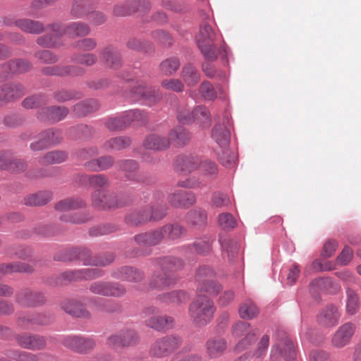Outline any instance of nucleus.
Segmentation results:
<instances>
[{"instance_id":"47","label":"nucleus","mask_w":361,"mask_h":361,"mask_svg":"<svg viewBox=\"0 0 361 361\" xmlns=\"http://www.w3.org/2000/svg\"><path fill=\"white\" fill-rule=\"evenodd\" d=\"M90 306L97 311L104 312H113L117 308V305L112 300L101 298L93 299L90 302Z\"/></svg>"},{"instance_id":"23","label":"nucleus","mask_w":361,"mask_h":361,"mask_svg":"<svg viewBox=\"0 0 361 361\" xmlns=\"http://www.w3.org/2000/svg\"><path fill=\"white\" fill-rule=\"evenodd\" d=\"M92 204L98 209H110L117 206L114 197L106 195L101 190H96L92 192Z\"/></svg>"},{"instance_id":"24","label":"nucleus","mask_w":361,"mask_h":361,"mask_svg":"<svg viewBox=\"0 0 361 361\" xmlns=\"http://www.w3.org/2000/svg\"><path fill=\"white\" fill-rule=\"evenodd\" d=\"M200 164L201 159L197 157H180L176 161L175 169L186 174L200 169Z\"/></svg>"},{"instance_id":"50","label":"nucleus","mask_w":361,"mask_h":361,"mask_svg":"<svg viewBox=\"0 0 361 361\" xmlns=\"http://www.w3.org/2000/svg\"><path fill=\"white\" fill-rule=\"evenodd\" d=\"M119 166L126 173V176L132 180H136V171L138 169L137 163L134 160H124L118 162Z\"/></svg>"},{"instance_id":"43","label":"nucleus","mask_w":361,"mask_h":361,"mask_svg":"<svg viewBox=\"0 0 361 361\" xmlns=\"http://www.w3.org/2000/svg\"><path fill=\"white\" fill-rule=\"evenodd\" d=\"M181 78L187 85L193 86L199 82L200 75L196 68L189 64L183 68Z\"/></svg>"},{"instance_id":"44","label":"nucleus","mask_w":361,"mask_h":361,"mask_svg":"<svg viewBox=\"0 0 361 361\" xmlns=\"http://www.w3.org/2000/svg\"><path fill=\"white\" fill-rule=\"evenodd\" d=\"M220 243L222 249L227 253L230 260H233L237 257L240 245L236 240L230 238H221Z\"/></svg>"},{"instance_id":"38","label":"nucleus","mask_w":361,"mask_h":361,"mask_svg":"<svg viewBox=\"0 0 361 361\" xmlns=\"http://www.w3.org/2000/svg\"><path fill=\"white\" fill-rule=\"evenodd\" d=\"M31 67V63L24 59L11 60L3 66L4 71L11 73H23L28 71Z\"/></svg>"},{"instance_id":"5","label":"nucleus","mask_w":361,"mask_h":361,"mask_svg":"<svg viewBox=\"0 0 361 361\" xmlns=\"http://www.w3.org/2000/svg\"><path fill=\"white\" fill-rule=\"evenodd\" d=\"M182 344L179 336L169 335L156 340L150 348V355L156 357H164L176 350Z\"/></svg>"},{"instance_id":"29","label":"nucleus","mask_w":361,"mask_h":361,"mask_svg":"<svg viewBox=\"0 0 361 361\" xmlns=\"http://www.w3.org/2000/svg\"><path fill=\"white\" fill-rule=\"evenodd\" d=\"M113 276L115 279L122 281L137 282L143 279V274L137 269L124 267L114 271L113 272Z\"/></svg>"},{"instance_id":"31","label":"nucleus","mask_w":361,"mask_h":361,"mask_svg":"<svg viewBox=\"0 0 361 361\" xmlns=\"http://www.w3.org/2000/svg\"><path fill=\"white\" fill-rule=\"evenodd\" d=\"M226 347V342L224 338H211L206 343L207 354L212 359L216 358L222 355Z\"/></svg>"},{"instance_id":"2","label":"nucleus","mask_w":361,"mask_h":361,"mask_svg":"<svg viewBox=\"0 0 361 361\" xmlns=\"http://www.w3.org/2000/svg\"><path fill=\"white\" fill-rule=\"evenodd\" d=\"M215 307L212 300L205 296H200L195 300L189 307V314L193 322L204 326L212 319Z\"/></svg>"},{"instance_id":"39","label":"nucleus","mask_w":361,"mask_h":361,"mask_svg":"<svg viewBox=\"0 0 361 361\" xmlns=\"http://www.w3.org/2000/svg\"><path fill=\"white\" fill-rule=\"evenodd\" d=\"M99 105L95 99H87L76 104L73 106V111L78 116H84L98 109Z\"/></svg>"},{"instance_id":"57","label":"nucleus","mask_w":361,"mask_h":361,"mask_svg":"<svg viewBox=\"0 0 361 361\" xmlns=\"http://www.w3.org/2000/svg\"><path fill=\"white\" fill-rule=\"evenodd\" d=\"M89 13L88 4L85 0H75L72 6L71 15L75 18H82Z\"/></svg>"},{"instance_id":"48","label":"nucleus","mask_w":361,"mask_h":361,"mask_svg":"<svg viewBox=\"0 0 361 361\" xmlns=\"http://www.w3.org/2000/svg\"><path fill=\"white\" fill-rule=\"evenodd\" d=\"M259 314V310L253 302L247 300L239 308L240 317L244 319H252Z\"/></svg>"},{"instance_id":"54","label":"nucleus","mask_w":361,"mask_h":361,"mask_svg":"<svg viewBox=\"0 0 361 361\" xmlns=\"http://www.w3.org/2000/svg\"><path fill=\"white\" fill-rule=\"evenodd\" d=\"M125 121H128L129 125L136 122L137 124H142L146 121V115L139 110H130L126 111L122 116Z\"/></svg>"},{"instance_id":"49","label":"nucleus","mask_w":361,"mask_h":361,"mask_svg":"<svg viewBox=\"0 0 361 361\" xmlns=\"http://www.w3.org/2000/svg\"><path fill=\"white\" fill-rule=\"evenodd\" d=\"M164 238L175 240L180 238L185 233V229L178 224H167L161 228Z\"/></svg>"},{"instance_id":"11","label":"nucleus","mask_w":361,"mask_h":361,"mask_svg":"<svg viewBox=\"0 0 361 361\" xmlns=\"http://www.w3.org/2000/svg\"><path fill=\"white\" fill-rule=\"evenodd\" d=\"M63 345L79 353H87L95 346V341L91 338L76 336H67L63 339Z\"/></svg>"},{"instance_id":"20","label":"nucleus","mask_w":361,"mask_h":361,"mask_svg":"<svg viewBox=\"0 0 361 361\" xmlns=\"http://www.w3.org/2000/svg\"><path fill=\"white\" fill-rule=\"evenodd\" d=\"M16 340L21 347L34 350L43 348L46 344L43 337L27 334L17 335Z\"/></svg>"},{"instance_id":"3","label":"nucleus","mask_w":361,"mask_h":361,"mask_svg":"<svg viewBox=\"0 0 361 361\" xmlns=\"http://www.w3.org/2000/svg\"><path fill=\"white\" fill-rule=\"evenodd\" d=\"M195 281L197 290L201 293L216 295L222 290V286L215 281V273L209 267L201 266L195 274Z\"/></svg>"},{"instance_id":"28","label":"nucleus","mask_w":361,"mask_h":361,"mask_svg":"<svg viewBox=\"0 0 361 361\" xmlns=\"http://www.w3.org/2000/svg\"><path fill=\"white\" fill-rule=\"evenodd\" d=\"M199 48L207 61H215L219 56L222 59H225L227 57V50L224 44L217 48L213 43H211L199 46Z\"/></svg>"},{"instance_id":"21","label":"nucleus","mask_w":361,"mask_h":361,"mask_svg":"<svg viewBox=\"0 0 361 361\" xmlns=\"http://www.w3.org/2000/svg\"><path fill=\"white\" fill-rule=\"evenodd\" d=\"M68 110L64 106H50L41 109L38 113V118L42 121L57 122L64 118Z\"/></svg>"},{"instance_id":"1","label":"nucleus","mask_w":361,"mask_h":361,"mask_svg":"<svg viewBox=\"0 0 361 361\" xmlns=\"http://www.w3.org/2000/svg\"><path fill=\"white\" fill-rule=\"evenodd\" d=\"M161 270L156 272L151 280V286L164 288L170 286L176 281L173 271L183 267V262L172 257H164L159 259Z\"/></svg>"},{"instance_id":"45","label":"nucleus","mask_w":361,"mask_h":361,"mask_svg":"<svg viewBox=\"0 0 361 361\" xmlns=\"http://www.w3.org/2000/svg\"><path fill=\"white\" fill-rule=\"evenodd\" d=\"M67 159V154L62 151H51L44 154L40 159L42 164H55L63 162Z\"/></svg>"},{"instance_id":"6","label":"nucleus","mask_w":361,"mask_h":361,"mask_svg":"<svg viewBox=\"0 0 361 361\" xmlns=\"http://www.w3.org/2000/svg\"><path fill=\"white\" fill-rule=\"evenodd\" d=\"M166 207L165 204H154L147 207L143 211L134 212L126 217V221L134 225H137L148 221H157L166 215Z\"/></svg>"},{"instance_id":"12","label":"nucleus","mask_w":361,"mask_h":361,"mask_svg":"<svg viewBox=\"0 0 361 361\" xmlns=\"http://www.w3.org/2000/svg\"><path fill=\"white\" fill-rule=\"evenodd\" d=\"M25 93L22 85L15 82H10L0 86V102H11L21 97Z\"/></svg>"},{"instance_id":"13","label":"nucleus","mask_w":361,"mask_h":361,"mask_svg":"<svg viewBox=\"0 0 361 361\" xmlns=\"http://www.w3.org/2000/svg\"><path fill=\"white\" fill-rule=\"evenodd\" d=\"M78 259L82 261L85 265L106 266L114 261V256L112 254H106L104 256L92 257L90 251L87 248L79 249Z\"/></svg>"},{"instance_id":"8","label":"nucleus","mask_w":361,"mask_h":361,"mask_svg":"<svg viewBox=\"0 0 361 361\" xmlns=\"http://www.w3.org/2000/svg\"><path fill=\"white\" fill-rule=\"evenodd\" d=\"M276 355L281 356L286 360H293L296 357L295 345L293 341L286 336L283 335L277 343L273 345L271 351L272 361H276Z\"/></svg>"},{"instance_id":"41","label":"nucleus","mask_w":361,"mask_h":361,"mask_svg":"<svg viewBox=\"0 0 361 361\" xmlns=\"http://www.w3.org/2000/svg\"><path fill=\"white\" fill-rule=\"evenodd\" d=\"M51 193L49 191H41L27 196L25 203L29 206H41L51 200Z\"/></svg>"},{"instance_id":"35","label":"nucleus","mask_w":361,"mask_h":361,"mask_svg":"<svg viewBox=\"0 0 361 361\" xmlns=\"http://www.w3.org/2000/svg\"><path fill=\"white\" fill-rule=\"evenodd\" d=\"M169 143L172 142L177 147L185 145L190 140V134L184 128L178 126L169 133Z\"/></svg>"},{"instance_id":"42","label":"nucleus","mask_w":361,"mask_h":361,"mask_svg":"<svg viewBox=\"0 0 361 361\" xmlns=\"http://www.w3.org/2000/svg\"><path fill=\"white\" fill-rule=\"evenodd\" d=\"M188 295L183 290H174L159 296V300L166 303H180L188 300Z\"/></svg>"},{"instance_id":"14","label":"nucleus","mask_w":361,"mask_h":361,"mask_svg":"<svg viewBox=\"0 0 361 361\" xmlns=\"http://www.w3.org/2000/svg\"><path fill=\"white\" fill-rule=\"evenodd\" d=\"M42 71L45 75L71 77L81 76L85 73V68L78 66H50Z\"/></svg>"},{"instance_id":"63","label":"nucleus","mask_w":361,"mask_h":361,"mask_svg":"<svg viewBox=\"0 0 361 361\" xmlns=\"http://www.w3.org/2000/svg\"><path fill=\"white\" fill-rule=\"evenodd\" d=\"M161 86L168 90L181 92L184 90V85L179 79H166L161 82Z\"/></svg>"},{"instance_id":"34","label":"nucleus","mask_w":361,"mask_h":361,"mask_svg":"<svg viewBox=\"0 0 361 361\" xmlns=\"http://www.w3.org/2000/svg\"><path fill=\"white\" fill-rule=\"evenodd\" d=\"M193 123L200 127L209 128L212 124V117L209 111L204 106H197L192 110Z\"/></svg>"},{"instance_id":"37","label":"nucleus","mask_w":361,"mask_h":361,"mask_svg":"<svg viewBox=\"0 0 361 361\" xmlns=\"http://www.w3.org/2000/svg\"><path fill=\"white\" fill-rule=\"evenodd\" d=\"M216 39V32L207 23H203L200 27L199 34L197 36L198 46L211 44Z\"/></svg>"},{"instance_id":"46","label":"nucleus","mask_w":361,"mask_h":361,"mask_svg":"<svg viewBox=\"0 0 361 361\" xmlns=\"http://www.w3.org/2000/svg\"><path fill=\"white\" fill-rule=\"evenodd\" d=\"M85 205L82 200L80 199H66L56 204L55 209L60 212H71L80 208Z\"/></svg>"},{"instance_id":"30","label":"nucleus","mask_w":361,"mask_h":361,"mask_svg":"<svg viewBox=\"0 0 361 361\" xmlns=\"http://www.w3.org/2000/svg\"><path fill=\"white\" fill-rule=\"evenodd\" d=\"M61 307L66 312L76 317L87 318L90 316L89 312L76 300H65L62 302Z\"/></svg>"},{"instance_id":"17","label":"nucleus","mask_w":361,"mask_h":361,"mask_svg":"<svg viewBox=\"0 0 361 361\" xmlns=\"http://www.w3.org/2000/svg\"><path fill=\"white\" fill-rule=\"evenodd\" d=\"M103 274V271L99 269H83L80 270L67 271L63 273L62 276L68 281H77L80 279L90 280L98 278Z\"/></svg>"},{"instance_id":"51","label":"nucleus","mask_w":361,"mask_h":361,"mask_svg":"<svg viewBox=\"0 0 361 361\" xmlns=\"http://www.w3.org/2000/svg\"><path fill=\"white\" fill-rule=\"evenodd\" d=\"M137 4L138 2L137 1L132 0L124 4L116 5L114 8V13L118 16L130 15L137 10L136 8Z\"/></svg>"},{"instance_id":"60","label":"nucleus","mask_w":361,"mask_h":361,"mask_svg":"<svg viewBox=\"0 0 361 361\" xmlns=\"http://www.w3.org/2000/svg\"><path fill=\"white\" fill-rule=\"evenodd\" d=\"M187 220L192 225H202L206 222L207 214L202 210H192L188 213Z\"/></svg>"},{"instance_id":"15","label":"nucleus","mask_w":361,"mask_h":361,"mask_svg":"<svg viewBox=\"0 0 361 361\" xmlns=\"http://www.w3.org/2000/svg\"><path fill=\"white\" fill-rule=\"evenodd\" d=\"M56 30L60 31L61 34L67 35L71 37L86 36L90 32L89 26L80 22L71 23L66 25L56 23Z\"/></svg>"},{"instance_id":"64","label":"nucleus","mask_w":361,"mask_h":361,"mask_svg":"<svg viewBox=\"0 0 361 361\" xmlns=\"http://www.w3.org/2000/svg\"><path fill=\"white\" fill-rule=\"evenodd\" d=\"M71 59L73 61L87 66L94 65L97 60V56L92 54H74Z\"/></svg>"},{"instance_id":"36","label":"nucleus","mask_w":361,"mask_h":361,"mask_svg":"<svg viewBox=\"0 0 361 361\" xmlns=\"http://www.w3.org/2000/svg\"><path fill=\"white\" fill-rule=\"evenodd\" d=\"M162 239H164V236L161 228L153 232L139 234L135 237V241L141 245H155Z\"/></svg>"},{"instance_id":"22","label":"nucleus","mask_w":361,"mask_h":361,"mask_svg":"<svg viewBox=\"0 0 361 361\" xmlns=\"http://www.w3.org/2000/svg\"><path fill=\"white\" fill-rule=\"evenodd\" d=\"M340 318L338 308L333 305L326 306L318 315L319 323L326 327L336 325Z\"/></svg>"},{"instance_id":"18","label":"nucleus","mask_w":361,"mask_h":361,"mask_svg":"<svg viewBox=\"0 0 361 361\" xmlns=\"http://www.w3.org/2000/svg\"><path fill=\"white\" fill-rule=\"evenodd\" d=\"M212 137L221 148H226L228 146L231 133L230 124L228 118H226L223 125L218 124L214 127Z\"/></svg>"},{"instance_id":"7","label":"nucleus","mask_w":361,"mask_h":361,"mask_svg":"<svg viewBox=\"0 0 361 361\" xmlns=\"http://www.w3.org/2000/svg\"><path fill=\"white\" fill-rule=\"evenodd\" d=\"M233 335L235 337L245 336L237 345L238 350H243L247 345L253 343L256 339L257 329H252L250 324L245 322H239L233 327Z\"/></svg>"},{"instance_id":"32","label":"nucleus","mask_w":361,"mask_h":361,"mask_svg":"<svg viewBox=\"0 0 361 361\" xmlns=\"http://www.w3.org/2000/svg\"><path fill=\"white\" fill-rule=\"evenodd\" d=\"M49 319L42 314H32L20 317L18 319V325L23 329H30L37 325H44L49 323Z\"/></svg>"},{"instance_id":"55","label":"nucleus","mask_w":361,"mask_h":361,"mask_svg":"<svg viewBox=\"0 0 361 361\" xmlns=\"http://www.w3.org/2000/svg\"><path fill=\"white\" fill-rule=\"evenodd\" d=\"M346 312L348 314H354L359 307V300L357 294L351 289H347Z\"/></svg>"},{"instance_id":"59","label":"nucleus","mask_w":361,"mask_h":361,"mask_svg":"<svg viewBox=\"0 0 361 361\" xmlns=\"http://www.w3.org/2000/svg\"><path fill=\"white\" fill-rule=\"evenodd\" d=\"M201 96L207 100H213L218 97V91L208 81H204L199 89Z\"/></svg>"},{"instance_id":"25","label":"nucleus","mask_w":361,"mask_h":361,"mask_svg":"<svg viewBox=\"0 0 361 361\" xmlns=\"http://www.w3.org/2000/svg\"><path fill=\"white\" fill-rule=\"evenodd\" d=\"M100 59L111 68L117 69L122 64L119 52L112 47L104 48L100 53Z\"/></svg>"},{"instance_id":"33","label":"nucleus","mask_w":361,"mask_h":361,"mask_svg":"<svg viewBox=\"0 0 361 361\" xmlns=\"http://www.w3.org/2000/svg\"><path fill=\"white\" fill-rule=\"evenodd\" d=\"M14 24L22 31L37 35L44 30V26L42 23L28 18H20L15 20Z\"/></svg>"},{"instance_id":"19","label":"nucleus","mask_w":361,"mask_h":361,"mask_svg":"<svg viewBox=\"0 0 361 361\" xmlns=\"http://www.w3.org/2000/svg\"><path fill=\"white\" fill-rule=\"evenodd\" d=\"M355 331L351 323H345L338 328L332 338V344L336 348H342L350 341Z\"/></svg>"},{"instance_id":"58","label":"nucleus","mask_w":361,"mask_h":361,"mask_svg":"<svg viewBox=\"0 0 361 361\" xmlns=\"http://www.w3.org/2000/svg\"><path fill=\"white\" fill-rule=\"evenodd\" d=\"M135 93L148 101L149 104L154 103L160 99V95L155 90H152L145 86H140L135 90Z\"/></svg>"},{"instance_id":"16","label":"nucleus","mask_w":361,"mask_h":361,"mask_svg":"<svg viewBox=\"0 0 361 361\" xmlns=\"http://www.w3.org/2000/svg\"><path fill=\"white\" fill-rule=\"evenodd\" d=\"M195 196L191 192L178 190L168 196V201L174 207L188 208L195 202Z\"/></svg>"},{"instance_id":"52","label":"nucleus","mask_w":361,"mask_h":361,"mask_svg":"<svg viewBox=\"0 0 361 361\" xmlns=\"http://www.w3.org/2000/svg\"><path fill=\"white\" fill-rule=\"evenodd\" d=\"M180 67V61L176 58H170L164 60L160 64V70L166 75L175 73Z\"/></svg>"},{"instance_id":"62","label":"nucleus","mask_w":361,"mask_h":361,"mask_svg":"<svg viewBox=\"0 0 361 361\" xmlns=\"http://www.w3.org/2000/svg\"><path fill=\"white\" fill-rule=\"evenodd\" d=\"M219 224L224 230H231L236 226L237 222L231 214L223 213L219 216Z\"/></svg>"},{"instance_id":"61","label":"nucleus","mask_w":361,"mask_h":361,"mask_svg":"<svg viewBox=\"0 0 361 361\" xmlns=\"http://www.w3.org/2000/svg\"><path fill=\"white\" fill-rule=\"evenodd\" d=\"M221 149V152H218L219 161L226 167L231 166L237 159L235 153L231 152L227 147Z\"/></svg>"},{"instance_id":"56","label":"nucleus","mask_w":361,"mask_h":361,"mask_svg":"<svg viewBox=\"0 0 361 361\" xmlns=\"http://www.w3.org/2000/svg\"><path fill=\"white\" fill-rule=\"evenodd\" d=\"M42 139L44 140L47 146L57 144L62 140L61 133L59 130L49 129L41 133Z\"/></svg>"},{"instance_id":"26","label":"nucleus","mask_w":361,"mask_h":361,"mask_svg":"<svg viewBox=\"0 0 361 361\" xmlns=\"http://www.w3.org/2000/svg\"><path fill=\"white\" fill-rule=\"evenodd\" d=\"M143 147L146 149L161 151L169 148V140L161 135L152 134L145 137L143 141Z\"/></svg>"},{"instance_id":"10","label":"nucleus","mask_w":361,"mask_h":361,"mask_svg":"<svg viewBox=\"0 0 361 361\" xmlns=\"http://www.w3.org/2000/svg\"><path fill=\"white\" fill-rule=\"evenodd\" d=\"M16 301L25 307H34L43 304L45 302V298L40 292L25 288L16 293Z\"/></svg>"},{"instance_id":"4","label":"nucleus","mask_w":361,"mask_h":361,"mask_svg":"<svg viewBox=\"0 0 361 361\" xmlns=\"http://www.w3.org/2000/svg\"><path fill=\"white\" fill-rule=\"evenodd\" d=\"M142 313L143 317L146 318L145 325L158 331L169 330L174 326V319L168 315H158L159 310L156 307H148Z\"/></svg>"},{"instance_id":"40","label":"nucleus","mask_w":361,"mask_h":361,"mask_svg":"<svg viewBox=\"0 0 361 361\" xmlns=\"http://www.w3.org/2000/svg\"><path fill=\"white\" fill-rule=\"evenodd\" d=\"M130 144L131 140L129 137L120 136L108 140L104 142V148L106 151H119L127 148Z\"/></svg>"},{"instance_id":"53","label":"nucleus","mask_w":361,"mask_h":361,"mask_svg":"<svg viewBox=\"0 0 361 361\" xmlns=\"http://www.w3.org/2000/svg\"><path fill=\"white\" fill-rule=\"evenodd\" d=\"M123 346L130 347L136 345L139 341L137 333L133 329H124L120 331Z\"/></svg>"},{"instance_id":"27","label":"nucleus","mask_w":361,"mask_h":361,"mask_svg":"<svg viewBox=\"0 0 361 361\" xmlns=\"http://www.w3.org/2000/svg\"><path fill=\"white\" fill-rule=\"evenodd\" d=\"M56 23L51 25L53 34H47L37 38V43L44 47H57L61 45V37L63 34L56 30Z\"/></svg>"},{"instance_id":"9","label":"nucleus","mask_w":361,"mask_h":361,"mask_svg":"<svg viewBox=\"0 0 361 361\" xmlns=\"http://www.w3.org/2000/svg\"><path fill=\"white\" fill-rule=\"evenodd\" d=\"M90 290L103 296L120 297L126 293V288L122 285L100 281L92 283Z\"/></svg>"}]
</instances>
